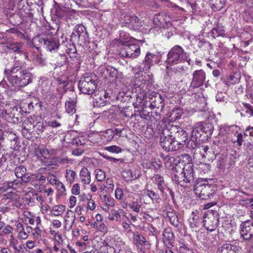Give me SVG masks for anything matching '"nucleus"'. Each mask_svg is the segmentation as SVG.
<instances>
[{"mask_svg":"<svg viewBox=\"0 0 253 253\" xmlns=\"http://www.w3.org/2000/svg\"><path fill=\"white\" fill-rule=\"evenodd\" d=\"M239 75L235 73L233 75H231L227 79H226L224 83L225 84L230 85L231 84H234L239 82Z\"/></svg>","mask_w":253,"mask_h":253,"instance_id":"38","label":"nucleus"},{"mask_svg":"<svg viewBox=\"0 0 253 253\" xmlns=\"http://www.w3.org/2000/svg\"><path fill=\"white\" fill-rule=\"evenodd\" d=\"M163 234L165 244L167 246L171 245L174 240V236L172 231L170 229L166 228L164 230Z\"/></svg>","mask_w":253,"mask_h":253,"instance_id":"29","label":"nucleus"},{"mask_svg":"<svg viewBox=\"0 0 253 253\" xmlns=\"http://www.w3.org/2000/svg\"><path fill=\"white\" fill-rule=\"evenodd\" d=\"M140 53V46L137 44L125 45L120 52L121 56L130 58H135L138 56Z\"/></svg>","mask_w":253,"mask_h":253,"instance_id":"11","label":"nucleus"},{"mask_svg":"<svg viewBox=\"0 0 253 253\" xmlns=\"http://www.w3.org/2000/svg\"><path fill=\"white\" fill-rule=\"evenodd\" d=\"M190 61L189 54L185 52L182 47L176 45L168 52L166 63L168 65L172 66L185 62L189 64Z\"/></svg>","mask_w":253,"mask_h":253,"instance_id":"2","label":"nucleus"},{"mask_svg":"<svg viewBox=\"0 0 253 253\" xmlns=\"http://www.w3.org/2000/svg\"><path fill=\"white\" fill-rule=\"evenodd\" d=\"M238 248L230 244H225L218 248L216 253H237Z\"/></svg>","mask_w":253,"mask_h":253,"instance_id":"23","label":"nucleus"},{"mask_svg":"<svg viewBox=\"0 0 253 253\" xmlns=\"http://www.w3.org/2000/svg\"><path fill=\"white\" fill-rule=\"evenodd\" d=\"M182 114L183 112L181 109H176L172 112L170 117L172 120L175 121L177 119H179L181 117Z\"/></svg>","mask_w":253,"mask_h":253,"instance_id":"48","label":"nucleus"},{"mask_svg":"<svg viewBox=\"0 0 253 253\" xmlns=\"http://www.w3.org/2000/svg\"><path fill=\"white\" fill-rule=\"evenodd\" d=\"M14 181H5L0 184V194L5 192L10 188H16L14 187Z\"/></svg>","mask_w":253,"mask_h":253,"instance_id":"39","label":"nucleus"},{"mask_svg":"<svg viewBox=\"0 0 253 253\" xmlns=\"http://www.w3.org/2000/svg\"><path fill=\"white\" fill-rule=\"evenodd\" d=\"M96 178L98 181H103L106 178L105 173L100 169L95 170Z\"/></svg>","mask_w":253,"mask_h":253,"instance_id":"53","label":"nucleus"},{"mask_svg":"<svg viewBox=\"0 0 253 253\" xmlns=\"http://www.w3.org/2000/svg\"><path fill=\"white\" fill-rule=\"evenodd\" d=\"M114 137V131L112 129H108L103 132L101 135V138L102 140L107 142L111 141Z\"/></svg>","mask_w":253,"mask_h":253,"instance_id":"31","label":"nucleus"},{"mask_svg":"<svg viewBox=\"0 0 253 253\" xmlns=\"http://www.w3.org/2000/svg\"><path fill=\"white\" fill-rule=\"evenodd\" d=\"M34 126L35 128V130L39 131L38 132V133L42 132L46 127H48L46 123H44L42 122H38L36 125H34Z\"/></svg>","mask_w":253,"mask_h":253,"instance_id":"52","label":"nucleus"},{"mask_svg":"<svg viewBox=\"0 0 253 253\" xmlns=\"http://www.w3.org/2000/svg\"><path fill=\"white\" fill-rule=\"evenodd\" d=\"M160 60L161 57L160 55L148 52L142 61V65L143 67H135L132 68V71H133V73L136 74L137 70L138 72H140L147 71L150 69L154 63L159 64Z\"/></svg>","mask_w":253,"mask_h":253,"instance_id":"8","label":"nucleus"},{"mask_svg":"<svg viewBox=\"0 0 253 253\" xmlns=\"http://www.w3.org/2000/svg\"><path fill=\"white\" fill-rule=\"evenodd\" d=\"M189 223L190 227L193 228L199 226L200 221L198 217H193L189 219Z\"/></svg>","mask_w":253,"mask_h":253,"instance_id":"57","label":"nucleus"},{"mask_svg":"<svg viewBox=\"0 0 253 253\" xmlns=\"http://www.w3.org/2000/svg\"><path fill=\"white\" fill-rule=\"evenodd\" d=\"M132 237L133 243L139 251L142 250L144 246L148 247L150 245L149 242L146 240V238L138 232L133 233Z\"/></svg>","mask_w":253,"mask_h":253,"instance_id":"16","label":"nucleus"},{"mask_svg":"<svg viewBox=\"0 0 253 253\" xmlns=\"http://www.w3.org/2000/svg\"><path fill=\"white\" fill-rule=\"evenodd\" d=\"M193 78L190 83L188 91H193L195 88L201 86L206 80V73L202 69L194 71L192 74Z\"/></svg>","mask_w":253,"mask_h":253,"instance_id":"10","label":"nucleus"},{"mask_svg":"<svg viewBox=\"0 0 253 253\" xmlns=\"http://www.w3.org/2000/svg\"><path fill=\"white\" fill-rule=\"evenodd\" d=\"M154 178L155 185L157 186L160 191L164 194V190L168 188L167 185L165 182L164 177L159 174H157L154 177Z\"/></svg>","mask_w":253,"mask_h":253,"instance_id":"26","label":"nucleus"},{"mask_svg":"<svg viewBox=\"0 0 253 253\" xmlns=\"http://www.w3.org/2000/svg\"><path fill=\"white\" fill-rule=\"evenodd\" d=\"M225 161L224 158L221 156L218 157L216 167L219 169H224L225 168Z\"/></svg>","mask_w":253,"mask_h":253,"instance_id":"61","label":"nucleus"},{"mask_svg":"<svg viewBox=\"0 0 253 253\" xmlns=\"http://www.w3.org/2000/svg\"><path fill=\"white\" fill-rule=\"evenodd\" d=\"M9 154L6 152L4 150L0 151V166L3 165L6 161L7 158L9 157Z\"/></svg>","mask_w":253,"mask_h":253,"instance_id":"56","label":"nucleus"},{"mask_svg":"<svg viewBox=\"0 0 253 253\" xmlns=\"http://www.w3.org/2000/svg\"><path fill=\"white\" fill-rule=\"evenodd\" d=\"M150 101L152 106L158 108L159 104L157 103V102H159L161 103L162 101L161 95L155 92L154 95L150 98Z\"/></svg>","mask_w":253,"mask_h":253,"instance_id":"41","label":"nucleus"},{"mask_svg":"<svg viewBox=\"0 0 253 253\" xmlns=\"http://www.w3.org/2000/svg\"><path fill=\"white\" fill-rule=\"evenodd\" d=\"M219 215L216 211H208L204 215V226L207 230L212 231L216 228Z\"/></svg>","mask_w":253,"mask_h":253,"instance_id":"9","label":"nucleus"},{"mask_svg":"<svg viewBox=\"0 0 253 253\" xmlns=\"http://www.w3.org/2000/svg\"><path fill=\"white\" fill-rule=\"evenodd\" d=\"M180 64H178L177 65H175L172 66H169V65H167V68L169 69V70H171L175 73H180L183 74L185 73L186 67H184L183 65Z\"/></svg>","mask_w":253,"mask_h":253,"instance_id":"33","label":"nucleus"},{"mask_svg":"<svg viewBox=\"0 0 253 253\" xmlns=\"http://www.w3.org/2000/svg\"><path fill=\"white\" fill-rule=\"evenodd\" d=\"M204 132L207 136L211 135L213 131V126L210 123H203Z\"/></svg>","mask_w":253,"mask_h":253,"instance_id":"46","label":"nucleus"},{"mask_svg":"<svg viewBox=\"0 0 253 253\" xmlns=\"http://www.w3.org/2000/svg\"><path fill=\"white\" fill-rule=\"evenodd\" d=\"M241 236L245 240H249L253 237V225L251 221L247 220L240 225Z\"/></svg>","mask_w":253,"mask_h":253,"instance_id":"13","label":"nucleus"},{"mask_svg":"<svg viewBox=\"0 0 253 253\" xmlns=\"http://www.w3.org/2000/svg\"><path fill=\"white\" fill-rule=\"evenodd\" d=\"M183 178L182 180L179 179L177 174L172 177V180L176 183L183 186L184 183H190L194 181V170L193 164H185L183 168V171L180 173Z\"/></svg>","mask_w":253,"mask_h":253,"instance_id":"7","label":"nucleus"},{"mask_svg":"<svg viewBox=\"0 0 253 253\" xmlns=\"http://www.w3.org/2000/svg\"><path fill=\"white\" fill-rule=\"evenodd\" d=\"M104 149L109 152L115 154H119L123 151L122 148L116 145L106 146L104 148Z\"/></svg>","mask_w":253,"mask_h":253,"instance_id":"45","label":"nucleus"},{"mask_svg":"<svg viewBox=\"0 0 253 253\" xmlns=\"http://www.w3.org/2000/svg\"><path fill=\"white\" fill-rule=\"evenodd\" d=\"M199 126H197V123L194 126L193 128V130L192 131V135L194 136V137L198 138L199 136H201L202 134L201 129L200 128H199Z\"/></svg>","mask_w":253,"mask_h":253,"instance_id":"60","label":"nucleus"},{"mask_svg":"<svg viewBox=\"0 0 253 253\" xmlns=\"http://www.w3.org/2000/svg\"><path fill=\"white\" fill-rule=\"evenodd\" d=\"M86 140L83 136L77 137L72 140L73 144L77 145H83L85 143Z\"/></svg>","mask_w":253,"mask_h":253,"instance_id":"59","label":"nucleus"},{"mask_svg":"<svg viewBox=\"0 0 253 253\" xmlns=\"http://www.w3.org/2000/svg\"><path fill=\"white\" fill-rule=\"evenodd\" d=\"M87 209L88 210H90V211H93L96 207L94 201L91 198H90L87 200Z\"/></svg>","mask_w":253,"mask_h":253,"instance_id":"64","label":"nucleus"},{"mask_svg":"<svg viewBox=\"0 0 253 253\" xmlns=\"http://www.w3.org/2000/svg\"><path fill=\"white\" fill-rule=\"evenodd\" d=\"M14 230L13 227L9 225H7L5 226L3 229L0 232V235L3 236L5 235H8L12 234Z\"/></svg>","mask_w":253,"mask_h":253,"instance_id":"54","label":"nucleus"},{"mask_svg":"<svg viewBox=\"0 0 253 253\" xmlns=\"http://www.w3.org/2000/svg\"><path fill=\"white\" fill-rule=\"evenodd\" d=\"M17 109L11 106L5 101L3 96L0 94V117L3 118L8 122L15 123L17 118L15 117Z\"/></svg>","mask_w":253,"mask_h":253,"instance_id":"6","label":"nucleus"},{"mask_svg":"<svg viewBox=\"0 0 253 253\" xmlns=\"http://www.w3.org/2000/svg\"><path fill=\"white\" fill-rule=\"evenodd\" d=\"M78 36L79 41L81 43H85L88 38L85 27L83 24H79L75 28V32L73 33Z\"/></svg>","mask_w":253,"mask_h":253,"instance_id":"18","label":"nucleus"},{"mask_svg":"<svg viewBox=\"0 0 253 253\" xmlns=\"http://www.w3.org/2000/svg\"><path fill=\"white\" fill-rule=\"evenodd\" d=\"M183 145H181V143L179 142L178 141H176L175 139H172V142L170 144V148L169 150V151H176L178 150L181 146H182Z\"/></svg>","mask_w":253,"mask_h":253,"instance_id":"55","label":"nucleus"},{"mask_svg":"<svg viewBox=\"0 0 253 253\" xmlns=\"http://www.w3.org/2000/svg\"><path fill=\"white\" fill-rule=\"evenodd\" d=\"M160 144L161 147L166 151H169L170 148V144L172 142V137H169V135L165 136L163 135V132H161L160 136Z\"/></svg>","mask_w":253,"mask_h":253,"instance_id":"24","label":"nucleus"},{"mask_svg":"<svg viewBox=\"0 0 253 253\" xmlns=\"http://www.w3.org/2000/svg\"><path fill=\"white\" fill-rule=\"evenodd\" d=\"M79 177L82 182L85 185L89 184L91 181L90 173L85 167L83 168L80 170Z\"/></svg>","mask_w":253,"mask_h":253,"instance_id":"25","label":"nucleus"},{"mask_svg":"<svg viewBox=\"0 0 253 253\" xmlns=\"http://www.w3.org/2000/svg\"><path fill=\"white\" fill-rule=\"evenodd\" d=\"M206 179L197 181L195 184L194 191L201 199L208 200L211 199L215 193V185L207 183Z\"/></svg>","mask_w":253,"mask_h":253,"instance_id":"4","label":"nucleus"},{"mask_svg":"<svg viewBox=\"0 0 253 253\" xmlns=\"http://www.w3.org/2000/svg\"><path fill=\"white\" fill-rule=\"evenodd\" d=\"M76 173L72 169H67L66 170L65 177L67 182L69 184H72L75 180Z\"/></svg>","mask_w":253,"mask_h":253,"instance_id":"36","label":"nucleus"},{"mask_svg":"<svg viewBox=\"0 0 253 253\" xmlns=\"http://www.w3.org/2000/svg\"><path fill=\"white\" fill-rule=\"evenodd\" d=\"M124 26L134 31L141 30L142 22L135 15H128L125 16L124 22L122 23Z\"/></svg>","mask_w":253,"mask_h":253,"instance_id":"12","label":"nucleus"},{"mask_svg":"<svg viewBox=\"0 0 253 253\" xmlns=\"http://www.w3.org/2000/svg\"><path fill=\"white\" fill-rule=\"evenodd\" d=\"M75 215L71 211L67 212L66 214L65 218V228L66 230H69L71 229L75 220Z\"/></svg>","mask_w":253,"mask_h":253,"instance_id":"27","label":"nucleus"},{"mask_svg":"<svg viewBox=\"0 0 253 253\" xmlns=\"http://www.w3.org/2000/svg\"><path fill=\"white\" fill-rule=\"evenodd\" d=\"M197 138L191 135V139L187 142V147L189 149H194L197 148Z\"/></svg>","mask_w":253,"mask_h":253,"instance_id":"47","label":"nucleus"},{"mask_svg":"<svg viewBox=\"0 0 253 253\" xmlns=\"http://www.w3.org/2000/svg\"><path fill=\"white\" fill-rule=\"evenodd\" d=\"M147 195L153 203H159L160 200V197L159 194L152 190H147Z\"/></svg>","mask_w":253,"mask_h":253,"instance_id":"42","label":"nucleus"},{"mask_svg":"<svg viewBox=\"0 0 253 253\" xmlns=\"http://www.w3.org/2000/svg\"><path fill=\"white\" fill-rule=\"evenodd\" d=\"M99 71L101 74H104V77H106L107 75H108L110 80L113 82L116 81L118 78V70L113 67H101Z\"/></svg>","mask_w":253,"mask_h":253,"instance_id":"19","label":"nucleus"},{"mask_svg":"<svg viewBox=\"0 0 253 253\" xmlns=\"http://www.w3.org/2000/svg\"><path fill=\"white\" fill-rule=\"evenodd\" d=\"M181 127L178 126H174L171 125H168L166 127L163 129L162 132L163 135L165 136L169 135L170 137H174L177 134V133L181 130Z\"/></svg>","mask_w":253,"mask_h":253,"instance_id":"22","label":"nucleus"},{"mask_svg":"<svg viewBox=\"0 0 253 253\" xmlns=\"http://www.w3.org/2000/svg\"><path fill=\"white\" fill-rule=\"evenodd\" d=\"M97 77L93 73H86L78 83L80 90L83 93L91 94L97 88Z\"/></svg>","mask_w":253,"mask_h":253,"instance_id":"3","label":"nucleus"},{"mask_svg":"<svg viewBox=\"0 0 253 253\" xmlns=\"http://www.w3.org/2000/svg\"><path fill=\"white\" fill-rule=\"evenodd\" d=\"M24 49V43L22 42H11L8 45L4 46L3 50L6 51L8 50L11 53L21 54Z\"/></svg>","mask_w":253,"mask_h":253,"instance_id":"20","label":"nucleus"},{"mask_svg":"<svg viewBox=\"0 0 253 253\" xmlns=\"http://www.w3.org/2000/svg\"><path fill=\"white\" fill-rule=\"evenodd\" d=\"M23 67V63L15 62L10 69L5 70L7 80L14 90L19 89L32 81V74L27 70H22Z\"/></svg>","mask_w":253,"mask_h":253,"instance_id":"1","label":"nucleus"},{"mask_svg":"<svg viewBox=\"0 0 253 253\" xmlns=\"http://www.w3.org/2000/svg\"><path fill=\"white\" fill-rule=\"evenodd\" d=\"M170 223L175 227H178L179 225V219L177 214H176L172 217L170 218L169 219Z\"/></svg>","mask_w":253,"mask_h":253,"instance_id":"63","label":"nucleus"},{"mask_svg":"<svg viewBox=\"0 0 253 253\" xmlns=\"http://www.w3.org/2000/svg\"><path fill=\"white\" fill-rule=\"evenodd\" d=\"M165 160L167 161V162L169 161L170 163H171L172 161H175V164L177 165V162L182 164H193L192 162V158L190 155L188 154H184L180 155L175 159L173 157L166 156Z\"/></svg>","mask_w":253,"mask_h":253,"instance_id":"21","label":"nucleus"},{"mask_svg":"<svg viewBox=\"0 0 253 253\" xmlns=\"http://www.w3.org/2000/svg\"><path fill=\"white\" fill-rule=\"evenodd\" d=\"M128 206L132 211L139 213L141 211L142 203L137 200L133 201L128 205Z\"/></svg>","mask_w":253,"mask_h":253,"instance_id":"37","label":"nucleus"},{"mask_svg":"<svg viewBox=\"0 0 253 253\" xmlns=\"http://www.w3.org/2000/svg\"><path fill=\"white\" fill-rule=\"evenodd\" d=\"M55 65L61 67L65 65L67 60V57L65 54L59 53L55 56Z\"/></svg>","mask_w":253,"mask_h":253,"instance_id":"32","label":"nucleus"},{"mask_svg":"<svg viewBox=\"0 0 253 253\" xmlns=\"http://www.w3.org/2000/svg\"><path fill=\"white\" fill-rule=\"evenodd\" d=\"M211 36L214 38L220 36L223 37L225 35L223 28L218 26L213 28L211 31Z\"/></svg>","mask_w":253,"mask_h":253,"instance_id":"40","label":"nucleus"},{"mask_svg":"<svg viewBox=\"0 0 253 253\" xmlns=\"http://www.w3.org/2000/svg\"><path fill=\"white\" fill-rule=\"evenodd\" d=\"M124 210L119 209L117 211L113 210L112 211V214H113L115 218V220L117 221H121V214L124 213Z\"/></svg>","mask_w":253,"mask_h":253,"instance_id":"58","label":"nucleus"},{"mask_svg":"<svg viewBox=\"0 0 253 253\" xmlns=\"http://www.w3.org/2000/svg\"><path fill=\"white\" fill-rule=\"evenodd\" d=\"M29 3L27 0H20L17 5L18 14L23 19L29 17L31 15Z\"/></svg>","mask_w":253,"mask_h":253,"instance_id":"14","label":"nucleus"},{"mask_svg":"<svg viewBox=\"0 0 253 253\" xmlns=\"http://www.w3.org/2000/svg\"><path fill=\"white\" fill-rule=\"evenodd\" d=\"M171 19V17L166 13H159L154 15L153 23L157 27L165 28Z\"/></svg>","mask_w":253,"mask_h":253,"instance_id":"15","label":"nucleus"},{"mask_svg":"<svg viewBox=\"0 0 253 253\" xmlns=\"http://www.w3.org/2000/svg\"><path fill=\"white\" fill-rule=\"evenodd\" d=\"M76 103L74 101H68L65 103V109L67 113L73 115L76 112Z\"/></svg>","mask_w":253,"mask_h":253,"instance_id":"34","label":"nucleus"},{"mask_svg":"<svg viewBox=\"0 0 253 253\" xmlns=\"http://www.w3.org/2000/svg\"><path fill=\"white\" fill-rule=\"evenodd\" d=\"M173 139L178 141L181 143V145H184L187 140V133L182 128L181 130H179L174 137H172Z\"/></svg>","mask_w":253,"mask_h":253,"instance_id":"30","label":"nucleus"},{"mask_svg":"<svg viewBox=\"0 0 253 253\" xmlns=\"http://www.w3.org/2000/svg\"><path fill=\"white\" fill-rule=\"evenodd\" d=\"M211 167L210 165L202 163L198 167V170L202 174H205L208 173L211 170Z\"/></svg>","mask_w":253,"mask_h":253,"instance_id":"50","label":"nucleus"},{"mask_svg":"<svg viewBox=\"0 0 253 253\" xmlns=\"http://www.w3.org/2000/svg\"><path fill=\"white\" fill-rule=\"evenodd\" d=\"M209 148L207 146H202L200 148V153L201 154V156L204 159L208 158L209 159V154L210 152L209 151Z\"/></svg>","mask_w":253,"mask_h":253,"instance_id":"51","label":"nucleus"},{"mask_svg":"<svg viewBox=\"0 0 253 253\" xmlns=\"http://www.w3.org/2000/svg\"><path fill=\"white\" fill-rule=\"evenodd\" d=\"M122 176L126 182H131L139 177L132 170L130 169H125L122 172Z\"/></svg>","mask_w":253,"mask_h":253,"instance_id":"28","label":"nucleus"},{"mask_svg":"<svg viewBox=\"0 0 253 253\" xmlns=\"http://www.w3.org/2000/svg\"><path fill=\"white\" fill-rule=\"evenodd\" d=\"M70 10L64 8L62 9H58L56 11V15L60 17L67 18L69 15Z\"/></svg>","mask_w":253,"mask_h":253,"instance_id":"49","label":"nucleus"},{"mask_svg":"<svg viewBox=\"0 0 253 253\" xmlns=\"http://www.w3.org/2000/svg\"><path fill=\"white\" fill-rule=\"evenodd\" d=\"M65 210V207L60 205L53 207L50 211V214L54 216H57L61 215Z\"/></svg>","mask_w":253,"mask_h":253,"instance_id":"35","label":"nucleus"},{"mask_svg":"<svg viewBox=\"0 0 253 253\" xmlns=\"http://www.w3.org/2000/svg\"><path fill=\"white\" fill-rule=\"evenodd\" d=\"M35 153L42 163L45 165H48L50 154L47 149L43 147H38L35 149Z\"/></svg>","mask_w":253,"mask_h":253,"instance_id":"17","label":"nucleus"},{"mask_svg":"<svg viewBox=\"0 0 253 253\" xmlns=\"http://www.w3.org/2000/svg\"><path fill=\"white\" fill-rule=\"evenodd\" d=\"M124 193L123 190L120 188H118L115 190V197L117 199L122 200L124 198Z\"/></svg>","mask_w":253,"mask_h":253,"instance_id":"62","label":"nucleus"},{"mask_svg":"<svg viewBox=\"0 0 253 253\" xmlns=\"http://www.w3.org/2000/svg\"><path fill=\"white\" fill-rule=\"evenodd\" d=\"M100 199L105 204L109 205L111 207L115 205L113 199L110 198V196L107 195L100 196Z\"/></svg>","mask_w":253,"mask_h":253,"instance_id":"44","label":"nucleus"},{"mask_svg":"<svg viewBox=\"0 0 253 253\" xmlns=\"http://www.w3.org/2000/svg\"><path fill=\"white\" fill-rule=\"evenodd\" d=\"M26 168L23 166L16 167L15 169V174L18 178H22L26 172Z\"/></svg>","mask_w":253,"mask_h":253,"instance_id":"43","label":"nucleus"},{"mask_svg":"<svg viewBox=\"0 0 253 253\" xmlns=\"http://www.w3.org/2000/svg\"><path fill=\"white\" fill-rule=\"evenodd\" d=\"M32 43L38 50L43 47L50 52L57 50L60 46L56 39L46 35L39 36L34 38Z\"/></svg>","mask_w":253,"mask_h":253,"instance_id":"5","label":"nucleus"}]
</instances>
